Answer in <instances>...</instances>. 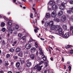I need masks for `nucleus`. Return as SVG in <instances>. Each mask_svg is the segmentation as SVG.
I'll return each instance as SVG.
<instances>
[{"label": "nucleus", "instance_id": "45", "mask_svg": "<svg viewBox=\"0 0 73 73\" xmlns=\"http://www.w3.org/2000/svg\"><path fill=\"white\" fill-rule=\"evenodd\" d=\"M42 63H44V61H40V63H39L38 64H39V65H41V64H42Z\"/></svg>", "mask_w": 73, "mask_h": 73}, {"label": "nucleus", "instance_id": "52", "mask_svg": "<svg viewBox=\"0 0 73 73\" xmlns=\"http://www.w3.org/2000/svg\"><path fill=\"white\" fill-rule=\"evenodd\" d=\"M17 34V32H14L13 33L14 35H16Z\"/></svg>", "mask_w": 73, "mask_h": 73}, {"label": "nucleus", "instance_id": "56", "mask_svg": "<svg viewBox=\"0 0 73 73\" xmlns=\"http://www.w3.org/2000/svg\"><path fill=\"white\" fill-rule=\"evenodd\" d=\"M48 49L50 53H51V50H50V49H49V48H48Z\"/></svg>", "mask_w": 73, "mask_h": 73}, {"label": "nucleus", "instance_id": "26", "mask_svg": "<svg viewBox=\"0 0 73 73\" xmlns=\"http://www.w3.org/2000/svg\"><path fill=\"white\" fill-rule=\"evenodd\" d=\"M6 44V42L5 41H4V40H3L2 42V45H5Z\"/></svg>", "mask_w": 73, "mask_h": 73}, {"label": "nucleus", "instance_id": "43", "mask_svg": "<svg viewBox=\"0 0 73 73\" xmlns=\"http://www.w3.org/2000/svg\"><path fill=\"white\" fill-rule=\"evenodd\" d=\"M67 12L68 13H69V14H70V13H71V11L70 10L67 11Z\"/></svg>", "mask_w": 73, "mask_h": 73}, {"label": "nucleus", "instance_id": "28", "mask_svg": "<svg viewBox=\"0 0 73 73\" xmlns=\"http://www.w3.org/2000/svg\"><path fill=\"white\" fill-rule=\"evenodd\" d=\"M10 57H11V55L9 54H7L6 56L7 58H9Z\"/></svg>", "mask_w": 73, "mask_h": 73}, {"label": "nucleus", "instance_id": "13", "mask_svg": "<svg viewBox=\"0 0 73 73\" xmlns=\"http://www.w3.org/2000/svg\"><path fill=\"white\" fill-rule=\"evenodd\" d=\"M52 10H55L57 9V6L56 5H53L52 6Z\"/></svg>", "mask_w": 73, "mask_h": 73}, {"label": "nucleus", "instance_id": "11", "mask_svg": "<svg viewBox=\"0 0 73 73\" xmlns=\"http://www.w3.org/2000/svg\"><path fill=\"white\" fill-rule=\"evenodd\" d=\"M7 29H8L7 31L8 33H11V34H12V32L13 31V30H12V29H9L8 27L7 28Z\"/></svg>", "mask_w": 73, "mask_h": 73}, {"label": "nucleus", "instance_id": "9", "mask_svg": "<svg viewBox=\"0 0 73 73\" xmlns=\"http://www.w3.org/2000/svg\"><path fill=\"white\" fill-rule=\"evenodd\" d=\"M36 48L35 47H32L31 50V52L32 53H35V52H36Z\"/></svg>", "mask_w": 73, "mask_h": 73}, {"label": "nucleus", "instance_id": "31", "mask_svg": "<svg viewBox=\"0 0 73 73\" xmlns=\"http://www.w3.org/2000/svg\"><path fill=\"white\" fill-rule=\"evenodd\" d=\"M48 4H50V5H53V1H49L48 3Z\"/></svg>", "mask_w": 73, "mask_h": 73}, {"label": "nucleus", "instance_id": "41", "mask_svg": "<svg viewBox=\"0 0 73 73\" xmlns=\"http://www.w3.org/2000/svg\"><path fill=\"white\" fill-rule=\"evenodd\" d=\"M18 36L19 37H20V38H21V36H22V34H19L18 35Z\"/></svg>", "mask_w": 73, "mask_h": 73}, {"label": "nucleus", "instance_id": "62", "mask_svg": "<svg viewBox=\"0 0 73 73\" xmlns=\"http://www.w3.org/2000/svg\"><path fill=\"white\" fill-rule=\"evenodd\" d=\"M50 60L51 61H53V57H51L50 58Z\"/></svg>", "mask_w": 73, "mask_h": 73}, {"label": "nucleus", "instance_id": "19", "mask_svg": "<svg viewBox=\"0 0 73 73\" xmlns=\"http://www.w3.org/2000/svg\"><path fill=\"white\" fill-rule=\"evenodd\" d=\"M9 64L8 61L6 60L5 62V66H8L9 65Z\"/></svg>", "mask_w": 73, "mask_h": 73}, {"label": "nucleus", "instance_id": "54", "mask_svg": "<svg viewBox=\"0 0 73 73\" xmlns=\"http://www.w3.org/2000/svg\"><path fill=\"white\" fill-rule=\"evenodd\" d=\"M25 54H28V52H25Z\"/></svg>", "mask_w": 73, "mask_h": 73}, {"label": "nucleus", "instance_id": "24", "mask_svg": "<svg viewBox=\"0 0 73 73\" xmlns=\"http://www.w3.org/2000/svg\"><path fill=\"white\" fill-rule=\"evenodd\" d=\"M27 38V37L25 36H23L21 39H22V40H23L24 41H26V39Z\"/></svg>", "mask_w": 73, "mask_h": 73}, {"label": "nucleus", "instance_id": "22", "mask_svg": "<svg viewBox=\"0 0 73 73\" xmlns=\"http://www.w3.org/2000/svg\"><path fill=\"white\" fill-rule=\"evenodd\" d=\"M14 51H15V49H14V48H11L9 50V52H10L11 53H12Z\"/></svg>", "mask_w": 73, "mask_h": 73}, {"label": "nucleus", "instance_id": "5", "mask_svg": "<svg viewBox=\"0 0 73 73\" xmlns=\"http://www.w3.org/2000/svg\"><path fill=\"white\" fill-rule=\"evenodd\" d=\"M57 15V12L56 11L54 10L52 13L51 16L52 17H56Z\"/></svg>", "mask_w": 73, "mask_h": 73}, {"label": "nucleus", "instance_id": "39", "mask_svg": "<svg viewBox=\"0 0 73 73\" xmlns=\"http://www.w3.org/2000/svg\"><path fill=\"white\" fill-rule=\"evenodd\" d=\"M8 25H12V23L11 22H8L7 23Z\"/></svg>", "mask_w": 73, "mask_h": 73}, {"label": "nucleus", "instance_id": "38", "mask_svg": "<svg viewBox=\"0 0 73 73\" xmlns=\"http://www.w3.org/2000/svg\"><path fill=\"white\" fill-rule=\"evenodd\" d=\"M4 19L6 20V21H9V19L7 18V17H4Z\"/></svg>", "mask_w": 73, "mask_h": 73}, {"label": "nucleus", "instance_id": "42", "mask_svg": "<svg viewBox=\"0 0 73 73\" xmlns=\"http://www.w3.org/2000/svg\"><path fill=\"white\" fill-rule=\"evenodd\" d=\"M69 20H71L72 21V20H73V17L72 16L71 17L69 18Z\"/></svg>", "mask_w": 73, "mask_h": 73}, {"label": "nucleus", "instance_id": "51", "mask_svg": "<svg viewBox=\"0 0 73 73\" xmlns=\"http://www.w3.org/2000/svg\"><path fill=\"white\" fill-rule=\"evenodd\" d=\"M70 9L71 10V12H72V13H73V7L72 8H70Z\"/></svg>", "mask_w": 73, "mask_h": 73}, {"label": "nucleus", "instance_id": "29", "mask_svg": "<svg viewBox=\"0 0 73 73\" xmlns=\"http://www.w3.org/2000/svg\"><path fill=\"white\" fill-rule=\"evenodd\" d=\"M59 8L60 9H61V10H63V9H64V7L60 6L59 7Z\"/></svg>", "mask_w": 73, "mask_h": 73}, {"label": "nucleus", "instance_id": "21", "mask_svg": "<svg viewBox=\"0 0 73 73\" xmlns=\"http://www.w3.org/2000/svg\"><path fill=\"white\" fill-rule=\"evenodd\" d=\"M62 28L64 30H67V26L66 25H63Z\"/></svg>", "mask_w": 73, "mask_h": 73}, {"label": "nucleus", "instance_id": "34", "mask_svg": "<svg viewBox=\"0 0 73 73\" xmlns=\"http://www.w3.org/2000/svg\"><path fill=\"white\" fill-rule=\"evenodd\" d=\"M48 25H49V23H48L47 22H45L44 24V26L45 27H47L48 26Z\"/></svg>", "mask_w": 73, "mask_h": 73}, {"label": "nucleus", "instance_id": "53", "mask_svg": "<svg viewBox=\"0 0 73 73\" xmlns=\"http://www.w3.org/2000/svg\"><path fill=\"white\" fill-rule=\"evenodd\" d=\"M56 50H58V51H59V52H61V50L59 49L58 48H56Z\"/></svg>", "mask_w": 73, "mask_h": 73}, {"label": "nucleus", "instance_id": "48", "mask_svg": "<svg viewBox=\"0 0 73 73\" xmlns=\"http://www.w3.org/2000/svg\"><path fill=\"white\" fill-rule=\"evenodd\" d=\"M45 67L46 68L47 67V66H48V63H47V62H45Z\"/></svg>", "mask_w": 73, "mask_h": 73}, {"label": "nucleus", "instance_id": "14", "mask_svg": "<svg viewBox=\"0 0 73 73\" xmlns=\"http://www.w3.org/2000/svg\"><path fill=\"white\" fill-rule=\"evenodd\" d=\"M15 51L17 53H19L21 51V49L19 48H17L15 49Z\"/></svg>", "mask_w": 73, "mask_h": 73}, {"label": "nucleus", "instance_id": "18", "mask_svg": "<svg viewBox=\"0 0 73 73\" xmlns=\"http://www.w3.org/2000/svg\"><path fill=\"white\" fill-rule=\"evenodd\" d=\"M71 47H73V46L71 45H66L65 46V47L66 49H69V48H70Z\"/></svg>", "mask_w": 73, "mask_h": 73}, {"label": "nucleus", "instance_id": "58", "mask_svg": "<svg viewBox=\"0 0 73 73\" xmlns=\"http://www.w3.org/2000/svg\"><path fill=\"white\" fill-rule=\"evenodd\" d=\"M3 61L1 59H0V64H1V63Z\"/></svg>", "mask_w": 73, "mask_h": 73}, {"label": "nucleus", "instance_id": "2", "mask_svg": "<svg viewBox=\"0 0 73 73\" xmlns=\"http://www.w3.org/2000/svg\"><path fill=\"white\" fill-rule=\"evenodd\" d=\"M39 64H37L34 67V68L35 69H37L38 71H40V70H41V68L42 67V66H40Z\"/></svg>", "mask_w": 73, "mask_h": 73}, {"label": "nucleus", "instance_id": "23", "mask_svg": "<svg viewBox=\"0 0 73 73\" xmlns=\"http://www.w3.org/2000/svg\"><path fill=\"white\" fill-rule=\"evenodd\" d=\"M63 13V12L62 11H60L59 12V13H58V15L59 16H61L62 15V14Z\"/></svg>", "mask_w": 73, "mask_h": 73}, {"label": "nucleus", "instance_id": "36", "mask_svg": "<svg viewBox=\"0 0 73 73\" xmlns=\"http://www.w3.org/2000/svg\"><path fill=\"white\" fill-rule=\"evenodd\" d=\"M69 53L70 54H73V50L71 49L70 51V52H69Z\"/></svg>", "mask_w": 73, "mask_h": 73}, {"label": "nucleus", "instance_id": "64", "mask_svg": "<svg viewBox=\"0 0 73 73\" xmlns=\"http://www.w3.org/2000/svg\"><path fill=\"white\" fill-rule=\"evenodd\" d=\"M38 51H36V56H38Z\"/></svg>", "mask_w": 73, "mask_h": 73}, {"label": "nucleus", "instance_id": "47", "mask_svg": "<svg viewBox=\"0 0 73 73\" xmlns=\"http://www.w3.org/2000/svg\"><path fill=\"white\" fill-rule=\"evenodd\" d=\"M72 29H73V26H71L70 27V30L72 31Z\"/></svg>", "mask_w": 73, "mask_h": 73}, {"label": "nucleus", "instance_id": "57", "mask_svg": "<svg viewBox=\"0 0 73 73\" xmlns=\"http://www.w3.org/2000/svg\"><path fill=\"white\" fill-rule=\"evenodd\" d=\"M4 71H3V70H1V71H0V73H4Z\"/></svg>", "mask_w": 73, "mask_h": 73}, {"label": "nucleus", "instance_id": "4", "mask_svg": "<svg viewBox=\"0 0 73 73\" xmlns=\"http://www.w3.org/2000/svg\"><path fill=\"white\" fill-rule=\"evenodd\" d=\"M61 36L62 37H64V38H68L69 36V33H65L64 35L63 33H62Z\"/></svg>", "mask_w": 73, "mask_h": 73}, {"label": "nucleus", "instance_id": "49", "mask_svg": "<svg viewBox=\"0 0 73 73\" xmlns=\"http://www.w3.org/2000/svg\"><path fill=\"white\" fill-rule=\"evenodd\" d=\"M33 14L31 13L30 15V17L31 19H33Z\"/></svg>", "mask_w": 73, "mask_h": 73}, {"label": "nucleus", "instance_id": "3", "mask_svg": "<svg viewBox=\"0 0 73 73\" xmlns=\"http://www.w3.org/2000/svg\"><path fill=\"white\" fill-rule=\"evenodd\" d=\"M59 28H60L59 27H57V26H56V25H54L52 27H51L50 29L52 31L55 29L56 31H58L59 29Z\"/></svg>", "mask_w": 73, "mask_h": 73}, {"label": "nucleus", "instance_id": "32", "mask_svg": "<svg viewBox=\"0 0 73 73\" xmlns=\"http://www.w3.org/2000/svg\"><path fill=\"white\" fill-rule=\"evenodd\" d=\"M42 59H43L44 61H46V56L44 55V56L42 57Z\"/></svg>", "mask_w": 73, "mask_h": 73}, {"label": "nucleus", "instance_id": "10", "mask_svg": "<svg viewBox=\"0 0 73 73\" xmlns=\"http://www.w3.org/2000/svg\"><path fill=\"white\" fill-rule=\"evenodd\" d=\"M26 66L28 68H29L32 66V63L31 62H27L26 63Z\"/></svg>", "mask_w": 73, "mask_h": 73}, {"label": "nucleus", "instance_id": "40", "mask_svg": "<svg viewBox=\"0 0 73 73\" xmlns=\"http://www.w3.org/2000/svg\"><path fill=\"white\" fill-rule=\"evenodd\" d=\"M56 22H57V23H58V22H60V20L56 18Z\"/></svg>", "mask_w": 73, "mask_h": 73}, {"label": "nucleus", "instance_id": "61", "mask_svg": "<svg viewBox=\"0 0 73 73\" xmlns=\"http://www.w3.org/2000/svg\"><path fill=\"white\" fill-rule=\"evenodd\" d=\"M64 68L65 69H66V66L65 65H64Z\"/></svg>", "mask_w": 73, "mask_h": 73}, {"label": "nucleus", "instance_id": "20", "mask_svg": "<svg viewBox=\"0 0 73 73\" xmlns=\"http://www.w3.org/2000/svg\"><path fill=\"white\" fill-rule=\"evenodd\" d=\"M19 62L20 63H21V65H22L24 63L25 61L24 60H23L22 59H21L20 60Z\"/></svg>", "mask_w": 73, "mask_h": 73}, {"label": "nucleus", "instance_id": "44", "mask_svg": "<svg viewBox=\"0 0 73 73\" xmlns=\"http://www.w3.org/2000/svg\"><path fill=\"white\" fill-rule=\"evenodd\" d=\"M69 3L70 4H73V1L71 0L69 1Z\"/></svg>", "mask_w": 73, "mask_h": 73}, {"label": "nucleus", "instance_id": "50", "mask_svg": "<svg viewBox=\"0 0 73 73\" xmlns=\"http://www.w3.org/2000/svg\"><path fill=\"white\" fill-rule=\"evenodd\" d=\"M14 64V62H11V66H13V67L14 66H13Z\"/></svg>", "mask_w": 73, "mask_h": 73}, {"label": "nucleus", "instance_id": "16", "mask_svg": "<svg viewBox=\"0 0 73 73\" xmlns=\"http://www.w3.org/2000/svg\"><path fill=\"white\" fill-rule=\"evenodd\" d=\"M18 55L20 57H23V52L22 51L19 52V53L18 54Z\"/></svg>", "mask_w": 73, "mask_h": 73}, {"label": "nucleus", "instance_id": "25", "mask_svg": "<svg viewBox=\"0 0 73 73\" xmlns=\"http://www.w3.org/2000/svg\"><path fill=\"white\" fill-rule=\"evenodd\" d=\"M46 18H47V19H48L50 17V14H49V13H47L46 16Z\"/></svg>", "mask_w": 73, "mask_h": 73}, {"label": "nucleus", "instance_id": "63", "mask_svg": "<svg viewBox=\"0 0 73 73\" xmlns=\"http://www.w3.org/2000/svg\"><path fill=\"white\" fill-rule=\"evenodd\" d=\"M40 40H43V41H44L45 40V39L42 38H40Z\"/></svg>", "mask_w": 73, "mask_h": 73}, {"label": "nucleus", "instance_id": "8", "mask_svg": "<svg viewBox=\"0 0 73 73\" xmlns=\"http://www.w3.org/2000/svg\"><path fill=\"white\" fill-rule=\"evenodd\" d=\"M25 48L27 49H29L31 48V44H28L25 46Z\"/></svg>", "mask_w": 73, "mask_h": 73}, {"label": "nucleus", "instance_id": "30", "mask_svg": "<svg viewBox=\"0 0 73 73\" xmlns=\"http://www.w3.org/2000/svg\"><path fill=\"white\" fill-rule=\"evenodd\" d=\"M5 31H6V29L5 28L3 27L1 31H2L3 32H4Z\"/></svg>", "mask_w": 73, "mask_h": 73}, {"label": "nucleus", "instance_id": "60", "mask_svg": "<svg viewBox=\"0 0 73 73\" xmlns=\"http://www.w3.org/2000/svg\"><path fill=\"white\" fill-rule=\"evenodd\" d=\"M7 73H12V71H10L8 72Z\"/></svg>", "mask_w": 73, "mask_h": 73}, {"label": "nucleus", "instance_id": "17", "mask_svg": "<svg viewBox=\"0 0 73 73\" xmlns=\"http://www.w3.org/2000/svg\"><path fill=\"white\" fill-rule=\"evenodd\" d=\"M35 29L34 31L35 33H37L38 32V31L39 30V29L37 27L35 26Z\"/></svg>", "mask_w": 73, "mask_h": 73}, {"label": "nucleus", "instance_id": "6", "mask_svg": "<svg viewBox=\"0 0 73 73\" xmlns=\"http://www.w3.org/2000/svg\"><path fill=\"white\" fill-rule=\"evenodd\" d=\"M58 31V32L60 36H61L62 35V33H63L64 32L63 31L62 32V28H59V30Z\"/></svg>", "mask_w": 73, "mask_h": 73}, {"label": "nucleus", "instance_id": "55", "mask_svg": "<svg viewBox=\"0 0 73 73\" xmlns=\"http://www.w3.org/2000/svg\"><path fill=\"white\" fill-rule=\"evenodd\" d=\"M17 41H16L13 42V44H17Z\"/></svg>", "mask_w": 73, "mask_h": 73}, {"label": "nucleus", "instance_id": "1", "mask_svg": "<svg viewBox=\"0 0 73 73\" xmlns=\"http://www.w3.org/2000/svg\"><path fill=\"white\" fill-rule=\"evenodd\" d=\"M15 66L17 69L19 71H23V68L22 66H20V63L19 62L16 63Z\"/></svg>", "mask_w": 73, "mask_h": 73}, {"label": "nucleus", "instance_id": "59", "mask_svg": "<svg viewBox=\"0 0 73 73\" xmlns=\"http://www.w3.org/2000/svg\"><path fill=\"white\" fill-rule=\"evenodd\" d=\"M61 6H62V7H64L65 6V5L63 3H61Z\"/></svg>", "mask_w": 73, "mask_h": 73}, {"label": "nucleus", "instance_id": "15", "mask_svg": "<svg viewBox=\"0 0 73 73\" xmlns=\"http://www.w3.org/2000/svg\"><path fill=\"white\" fill-rule=\"evenodd\" d=\"M48 25L50 27H53V21H51L48 23Z\"/></svg>", "mask_w": 73, "mask_h": 73}, {"label": "nucleus", "instance_id": "35", "mask_svg": "<svg viewBox=\"0 0 73 73\" xmlns=\"http://www.w3.org/2000/svg\"><path fill=\"white\" fill-rule=\"evenodd\" d=\"M35 47L36 48H38V44H37V41H36L35 43Z\"/></svg>", "mask_w": 73, "mask_h": 73}, {"label": "nucleus", "instance_id": "33", "mask_svg": "<svg viewBox=\"0 0 73 73\" xmlns=\"http://www.w3.org/2000/svg\"><path fill=\"white\" fill-rule=\"evenodd\" d=\"M13 58L15 60H17V59H18V57L17 56H14L13 57Z\"/></svg>", "mask_w": 73, "mask_h": 73}, {"label": "nucleus", "instance_id": "37", "mask_svg": "<svg viewBox=\"0 0 73 73\" xmlns=\"http://www.w3.org/2000/svg\"><path fill=\"white\" fill-rule=\"evenodd\" d=\"M15 28L16 29H18L19 28V26L18 25H16L15 26Z\"/></svg>", "mask_w": 73, "mask_h": 73}, {"label": "nucleus", "instance_id": "27", "mask_svg": "<svg viewBox=\"0 0 73 73\" xmlns=\"http://www.w3.org/2000/svg\"><path fill=\"white\" fill-rule=\"evenodd\" d=\"M5 23L4 22H2L1 24V27H4L5 26Z\"/></svg>", "mask_w": 73, "mask_h": 73}, {"label": "nucleus", "instance_id": "12", "mask_svg": "<svg viewBox=\"0 0 73 73\" xmlns=\"http://www.w3.org/2000/svg\"><path fill=\"white\" fill-rule=\"evenodd\" d=\"M30 57L31 60H35V56L34 54H32L30 55Z\"/></svg>", "mask_w": 73, "mask_h": 73}, {"label": "nucleus", "instance_id": "46", "mask_svg": "<svg viewBox=\"0 0 73 73\" xmlns=\"http://www.w3.org/2000/svg\"><path fill=\"white\" fill-rule=\"evenodd\" d=\"M68 69L69 71H71V69H72V67L70 66H68Z\"/></svg>", "mask_w": 73, "mask_h": 73}, {"label": "nucleus", "instance_id": "7", "mask_svg": "<svg viewBox=\"0 0 73 73\" xmlns=\"http://www.w3.org/2000/svg\"><path fill=\"white\" fill-rule=\"evenodd\" d=\"M61 21L62 22L65 21L66 20V16L65 15L62 16L61 18Z\"/></svg>", "mask_w": 73, "mask_h": 73}]
</instances>
